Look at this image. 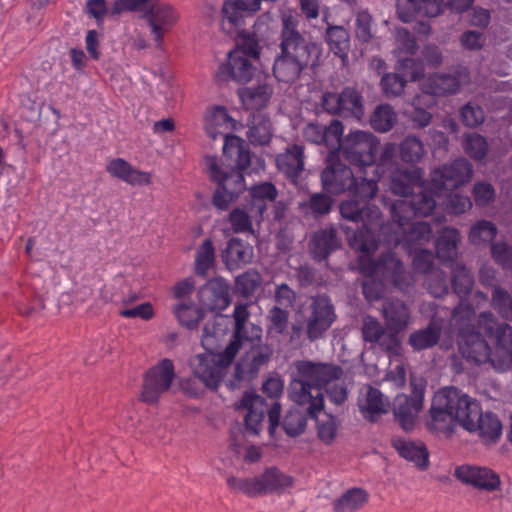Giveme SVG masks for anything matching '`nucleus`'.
I'll use <instances>...</instances> for the list:
<instances>
[{
    "label": "nucleus",
    "mask_w": 512,
    "mask_h": 512,
    "mask_svg": "<svg viewBox=\"0 0 512 512\" xmlns=\"http://www.w3.org/2000/svg\"><path fill=\"white\" fill-rule=\"evenodd\" d=\"M198 298L206 311H222L231 303L229 284L222 277L211 278L200 287Z\"/></svg>",
    "instance_id": "5701e85b"
},
{
    "label": "nucleus",
    "mask_w": 512,
    "mask_h": 512,
    "mask_svg": "<svg viewBox=\"0 0 512 512\" xmlns=\"http://www.w3.org/2000/svg\"><path fill=\"white\" fill-rule=\"evenodd\" d=\"M473 424L474 428L468 431L474 432L478 430L480 437L486 441L496 443L501 436L502 423L498 416L491 411L482 413L479 405L477 416L473 419Z\"/></svg>",
    "instance_id": "a19ab883"
},
{
    "label": "nucleus",
    "mask_w": 512,
    "mask_h": 512,
    "mask_svg": "<svg viewBox=\"0 0 512 512\" xmlns=\"http://www.w3.org/2000/svg\"><path fill=\"white\" fill-rule=\"evenodd\" d=\"M175 376L173 361L168 358L160 360L144 374L141 400L148 405L156 404L161 395L170 389Z\"/></svg>",
    "instance_id": "4468645a"
},
{
    "label": "nucleus",
    "mask_w": 512,
    "mask_h": 512,
    "mask_svg": "<svg viewBox=\"0 0 512 512\" xmlns=\"http://www.w3.org/2000/svg\"><path fill=\"white\" fill-rule=\"evenodd\" d=\"M251 348L235 364L232 379L226 382L230 390L240 388L243 380L252 381L264 365H267L273 356V348L268 344L251 342Z\"/></svg>",
    "instance_id": "ddd939ff"
},
{
    "label": "nucleus",
    "mask_w": 512,
    "mask_h": 512,
    "mask_svg": "<svg viewBox=\"0 0 512 512\" xmlns=\"http://www.w3.org/2000/svg\"><path fill=\"white\" fill-rule=\"evenodd\" d=\"M227 485L230 489L243 493L250 498L263 495L260 475L254 478H237L230 476L227 478Z\"/></svg>",
    "instance_id": "e2e57ef3"
},
{
    "label": "nucleus",
    "mask_w": 512,
    "mask_h": 512,
    "mask_svg": "<svg viewBox=\"0 0 512 512\" xmlns=\"http://www.w3.org/2000/svg\"><path fill=\"white\" fill-rule=\"evenodd\" d=\"M247 138L254 146H266L272 139V123L264 114L253 115Z\"/></svg>",
    "instance_id": "3c124183"
},
{
    "label": "nucleus",
    "mask_w": 512,
    "mask_h": 512,
    "mask_svg": "<svg viewBox=\"0 0 512 512\" xmlns=\"http://www.w3.org/2000/svg\"><path fill=\"white\" fill-rule=\"evenodd\" d=\"M341 249L342 239L333 225L314 231L308 241L309 255L317 263L327 262L333 253Z\"/></svg>",
    "instance_id": "aec40b11"
},
{
    "label": "nucleus",
    "mask_w": 512,
    "mask_h": 512,
    "mask_svg": "<svg viewBox=\"0 0 512 512\" xmlns=\"http://www.w3.org/2000/svg\"><path fill=\"white\" fill-rule=\"evenodd\" d=\"M221 258L225 267L229 271H234L252 261L253 248L241 238L232 237L227 241Z\"/></svg>",
    "instance_id": "72a5a7b5"
},
{
    "label": "nucleus",
    "mask_w": 512,
    "mask_h": 512,
    "mask_svg": "<svg viewBox=\"0 0 512 512\" xmlns=\"http://www.w3.org/2000/svg\"><path fill=\"white\" fill-rule=\"evenodd\" d=\"M384 149L379 139L369 131L351 130L344 136L340 155L351 165L363 169L364 174L371 172L380 163V154Z\"/></svg>",
    "instance_id": "6e6552de"
},
{
    "label": "nucleus",
    "mask_w": 512,
    "mask_h": 512,
    "mask_svg": "<svg viewBox=\"0 0 512 512\" xmlns=\"http://www.w3.org/2000/svg\"><path fill=\"white\" fill-rule=\"evenodd\" d=\"M173 312L179 324L188 330L198 328L199 323L205 318L206 310L203 306H196L193 301H182L174 306Z\"/></svg>",
    "instance_id": "a18cd8bd"
},
{
    "label": "nucleus",
    "mask_w": 512,
    "mask_h": 512,
    "mask_svg": "<svg viewBox=\"0 0 512 512\" xmlns=\"http://www.w3.org/2000/svg\"><path fill=\"white\" fill-rule=\"evenodd\" d=\"M157 47H161L163 37L177 22L178 13L167 3H151L145 12Z\"/></svg>",
    "instance_id": "393cba45"
},
{
    "label": "nucleus",
    "mask_w": 512,
    "mask_h": 512,
    "mask_svg": "<svg viewBox=\"0 0 512 512\" xmlns=\"http://www.w3.org/2000/svg\"><path fill=\"white\" fill-rule=\"evenodd\" d=\"M441 330L432 322L424 329L412 332L408 338V344L414 351L432 348L440 339Z\"/></svg>",
    "instance_id": "5fc2aeb1"
},
{
    "label": "nucleus",
    "mask_w": 512,
    "mask_h": 512,
    "mask_svg": "<svg viewBox=\"0 0 512 512\" xmlns=\"http://www.w3.org/2000/svg\"><path fill=\"white\" fill-rule=\"evenodd\" d=\"M252 17L230 0H224L220 10V30L229 36L239 34L245 28V19Z\"/></svg>",
    "instance_id": "58836bf2"
},
{
    "label": "nucleus",
    "mask_w": 512,
    "mask_h": 512,
    "mask_svg": "<svg viewBox=\"0 0 512 512\" xmlns=\"http://www.w3.org/2000/svg\"><path fill=\"white\" fill-rule=\"evenodd\" d=\"M489 248L494 263L503 271L512 272V245L505 240H500L495 241Z\"/></svg>",
    "instance_id": "338daca9"
},
{
    "label": "nucleus",
    "mask_w": 512,
    "mask_h": 512,
    "mask_svg": "<svg viewBox=\"0 0 512 512\" xmlns=\"http://www.w3.org/2000/svg\"><path fill=\"white\" fill-rule=\"evenodd\" d=\"M266 405V400L255 392L245 391L242 398L234 404L235 410L246 409L247 414L244 417L245 429L253 435H258L261 431V424L264 419V411L258 410L257 406Z\"/></svg>",
    "instance_id": "c756f323"
},
{
    "label": "nucleus",
    "mask_w": 512,
    "mask_h": 512,
    "mask_svg": "<svg viewBox=\"0 0 512 512\" xmlns=\"http://www.w3.org/2000/svg\"><path fill=\"white\" fill-rule=\"evenodd\" d=\"M307 416L297 409H290L282 421V428L287 436L296 438L305 432Z\"/></svg>",
    "instance_id": "69168bd1"
},
{
    "label": "nucleus",
    "mask_w": 512,
    "mask_h": 512,
    "mask_svg": "<svg viewBox=\"0 0 512 512\" xmlns=\"http://www.w3.org/2000/svg\"><path fill=\"white\" fill-rule=\"evenodd\" d=\"M396 13L403 23H411L418 16L437 17L442 14V0H397Z\"/></svg>",
    "instance_id": "c85d7f7f"
},
{
    "label": "nucleus",
    "mask_w": 512,
    "mask_h": 512,
    "mask_svg": "<svg viewBox=\"0 0 512 512\" xmlns=\"http://www.w3.org/2000/svg\"><path fill=\"white\" fill-rule=\"evenodd\" d=\"M323 39L335 57L340 58L342 62L348 60L351 50V34L348 28L327 22Z\"/></svg>",
    "instance_id": "473e14b6"
},
{
    "label": "nucleus",
    "mask_w": 512,
    "mask_h": 512,
    "mask_svg": "<svg viewBox=\"0 0 512 512\" xmlns=\"http://www.w3.org/2000/svg\"><path fill=\"white\" fill-rule=\"evenodd\" d=\"M396 121V114L389 104H380L372 112L369 122L378 132H387L392 129Z\"/></svg>",
    "instance_id": "680f3d73"
},
{
    "label": "nucleus",
    "mask_w": 512,
    "mask_h": 512,
    "mask_svg": "<svg viewBox=\"0 0 512 512\" xmlns=\"http://www.w3.org/2000/svg\"><path fill=\"white\" fill-rule=\"evenodd\" d=\"M431 422L429 430H437L436 423L458 422L465 430L474 428L473 419L478 413V403L455 386H448L437 391L429 409Z\"/></svg>",
    "instance_id": "7ed1b4c3"
},
{
    "label": "nucleus",
    "mask_w": 512,
    "mask_h": 512,
    "mask_svg": "<svg viewBox=\"0 0 512 512\" xmlns=\"http://www.w3.org/2000/svg\"><path fill=\"white\" fill-rule=\"evenodd\" d=\"M106 171L117 179H120L132 186L151 184V173L140 171L134 168L123 158L112 159L106 166Z\"/></svg>",
    "instance_id": "f704fd0d"
},
{
    "label": "nucleus",
    "mask_w": 512,
    "mask_h": 512,
    "mask_svg": "<svg viewBox=\"0 0 512 512\" xmlns=\"http://www.w3.org/2000/svg\"><path fill=\"white\" fill-rule=\"evenodd\" d=\"M223 155L228 159H235L232 169L247 170L251 165L252 153L249 144L234 134H225Z\"/></svg>",
    "instance_id": "c9c22d12"
},
{
    "label": "nucleus",
    "mask_w": 512,
    "mask_h": 512,
    "mask_svg": "<svg viewBox=\"0 0 512 512\" xmlns=\"http://www.w3.org/2000/svg\"><path fill=\"white\" fill-rule=\"evenodd\" d=\"M339 157L328 156L327 166L320 175L322 189L333 195L350 193L358 188L360 182V178L355 177L352 169Z\"/></svg>",
    "instance_id": "dca6fc26"
},
{
    "label": "nucleus",
    "mask_w": 512,
    "mask_h": 512,
    "mask_svg": "<svg viewBox=\"0 0 512 512\" xmlns=\"http://www.w3.org/2000/svg\"><path fill=\"white\" fill-rule=\"evenodd\" d=\"M473 174L472 163L465 157H458L433 170L431 186L434 191H454L468 184L472 180Z\"/></svg>",
    "instance_id": "2eb2a0df"
},
{
    "label": "nucleus",
    "mask_w": 512,
    "mask_h": 512,
    "mask_svg": "<svg viewBox=\"0 0 512 512\" xmlns=\"http://www.w3.org/2000/svg\"><path fill=\"white\" fill-rule=\"evenodd\" d=\"M377 191L378 185H376L375 180L360 177L358 188L350 192L349 198L341 201L339 204L342 218L351 222L362 223L360 229L364 227L370 228L368 222L378 213V207L372 205L370 200L376 195Z\"/></svg>",
    "instance_id": "1a4fd4ad"
},
{
    "label": "nucleus",
    "mask_w": 512,
    "mask_h": 512,
    "mask_svg": "<svg viewBox=\"0 0 512 512\" xmlns=\"http://www.w3.org/2000/svg\"><path fill=\"white\" fill-rule=\"evenodd\" d=\"M248 195L244 198V207L253 213L257 223H261L266 218L268 204L275 202L279 192L274 183L264 181L247 187Z\"/></svg>",
    "instance_id": "412c9836"
},
{
    "label": "nucleus",
    "mask_w": 512,
    "mask_h": 512,
    "mask_svg": "<svg viewBox=\"0 0 512 512\" xmlns=\"http://www.w3.org/2000/svg\"><path fill=\"white\" fill-rule=\"evenodd\" d=\"M320 105L332 116L353 118L361 121L365 116V100L362 92L355 86H345L340 92L325 91Z\"/></svg>",
    "instance_id": "9b49d317"
},
{
    "label": "nucleus",
    "mask_w": 512,
    "mask_h": 512,
    "mask_svg": "<svg viewBox=\"0 0 512 512\" xmlns=\"http://www.w3.org/2000/svg\"><path fill=\"white\" fill-rule=\"evenodd\" d=\"M255 70L249 58L241 56L240 52H229L227 62L218 67L215 79L218 82L233 80L240 84H247L252 80Z\"/></svg>",
    "instance_id": "b1692460"
},
{
    "label": "nucleus",
    "mask_w": 512,
    "mask_h": 512,
    "mask_svg": "<svg viewBox=\"0 0 512 512\" xmlns=\"http://www.w3.org/2000/svg\"><path fill=\"white\" fill-rule=\"evenodd\" d=\"M491 305L504 320L512 319V296L505 288L492 290Z\"/></svg>",
    "instance_id": "774afa93"
},
{
    "label": "nucleus",
    "mask_w": 512,
    "mask_h": 512,
    "mask_svg": "<svg viewBox=\"0 0 512 512\" xmlns=\"http://www.w3.org/2000/svg\"><path fill=\"white\" fill-rule=\"evenodd\" d=\"M216 266V252L212 239H205L195 254L194 273L202 278L208 276L210 269Z\"/></svg>",
    "instance_id": "603ef678"
},
{
    "label": "nucleus",
    "mask_w": 512,
    "mask_h": 512,
    "mask_svg": "<svg viewBox=\"0 0 512 512\" xmlns=\"http://www.w3.org/2000/svg\"><path fill=\"white\" fill-rule=\"evenodd\" d=\"M336 318L335 307L327 294L311 296L310 303L302 312L307 339L315 342L324 338Z\"/></svg>",
    "instance_id": "9d476101"
},
{
    "label": "nucleus",
    "mask_w": 512,
    "mask_h": 512,
    "mask_svg": "<svg viewBox=\"0 0 512 512\" xmlns=\"http://www.w3.org/2000/svg\"><path fill=\"white\" fill-rule=\"evenodd\" d=\"M380 163L372 171L369 180L388 181L389 189L394 195L409 197L415 187L423 184L424 171L418 166L403 167L396 161V144L386 142L380 154Z\"/></svg>",
    "instance_id": "20e7f679"
},
{
    "label": "nucleus",
    "mask_w": 512,
    "mask_h": 512,
    "mask_svg": "<svg viewBox=\"0 0 512 512\" xmlns=\"http://www.w3.org/2000/svg\"><path fill=\"white\" fill-rule=\"evenodd\" d=\"M460 232L454 227H444L435 240V253L441 263L455 262L458 255Z\"/></svg>",
    "instance_id": "e433bc0d"
},
{
    "label": "nucleus",
    "mask_w": 512,
    "mask_h": 512,
    "mask_svg": "<svg viewBox=\"0 0 512 512\" xmlns=\"http://www.w3.org/2000/svg\"><path fill=\"white\" fill-rule=\"evenodd\" d=\"M229 37L236 43L237 50L233 52H240L241 56L247 58H259L261 47L255 33H250L244 28L239 31V34Z\"/></svg>",
    "instance_id": "052dcab7"
},
{
    "label": "nucleus",
    "mask_w": 512,
    "mask_h": 512,
    "mask_svg": "<svg viewBox=\"0 0 512 512\" xmlns=\"http://www.w3.org/2000/svg\"><path fill=\"white\" fill-rule=\"evenodd\" d=\"M237 94L246 110L261 111L268 107L274 94V87L269 82V75L258 76L256 84L237 90Z\"/></svg>",
    "instance_id": "a878e982"
},
{
    "label": "nucleus",
    "mask_w": 512,
    "mask_h": 512,
    "mask_svg": "<svg viewBox=\"0 0 512 512\" xmlns=\"http://www.w3.org/2000/svg\"><path fill=\"white\" fill-rule=\"evenodd\" d=\"M420 189L419 192H413L410 195L412 201L414 202V206L416 207V211L419 217H426L433 213L436 207L435 196L441 195L442 191H434L431 186V181L429 182L428 188L424 187L423 184L418 187Z\"/></svg>",
    "instance_id": "6e6d98bb"
},
{
    "label": "nucleus",
    "mask_w": 512,
    "mask_h": 512,
    "mask_svg": "<svg viewBox=\"0 0 512 512\" xmlns=\"http://www.w3.org/2000/svg\"><path fill=\"white\" fill-rule=\"evenodd\" d=\"M459 133L460 125L456 119L451 116H445L439 125L429 129L427 145L430 147L433 156L446 155L450 147L449 135L457 140Z\"/></svg>",
    "instance_id": "cd10ccee"
},
{
    "label": "nucleus",
    "mask_w": 512,
    "mask_h": 512,
    "mask_svg": "<svg viewBox=\"0 0 512 512\" xmlns=\"http://www.w3.org/2000/svg\"><path fill=\"white\" fill-rule=\"evenodd\" d=\"M390 443L400 457L412 462L419 470L425 471L429 468V451L424 442L393 436Z\"/></svg>",
    "instance_id": "7c9ffc66"
},
{
    "label": "nucleus",
    "mask_w": 512,
    "mask_h": 512,
    "mask_svg": "<svg viewBox=\"0 0 512 512\" xmlns=\"http://www.w3.org/2000/svg\"><path fill=\"white\" fill-rule=\"evenodd\" d=\"M216 322L206 323L203 327L201 345L206 353L197 354L189 361V366L195 378L212 392L217 391L225 376L224 369L232 363L224 358V350L218 352L215 345Z\"/></svg>",
    "instance_id": "39448f33"
},
{
    "label": "nucleus",
    "mask_w": 512,
    "mask_h": 512,
    "mask_svg": "<svg viewBox=\"0 0 512 512\" xmlns=\"http://www.w3.org/2000/svg\"><path fill=\"white\" fill-rule=\"evenodd\" d=\"M277 169L282 172L287 179L297 180L305 166L304 146L292 144L286 147L285 152L277 154L275 158Z\"/></svg>",
    "instance_id": "2f4dec72"
},
{
    "label": "nucleus",
    "mask_w": 512,
    "mask_h": 512,
    "mask_svg": "<svg viewBox=\"0 0 512 512\" xmlns=\"http://www.w3.org/2000/svg\"><path fill=\"white\" fill-rule=\"evenodd\" d=\"M397 72L404 77L405 81H419L424 78L425 68L420 59L405 57L398 61L396 66Z\"/></svg>",
    "instance_id": "0e129e2a"
},
{
    "label": "nucleus",
    "mask_w": 512,
    "mask_h": 512,
    "mask_svg": "<svg viewBox=\"0 0 512 512\" xmlns=\"http://www.w3.org/2000/svg\"><path fill=\"white\" fill-rule=\"evenodd\" d=\"M298 375L309 378L315 389L322 392L332 381L342 378L344 371L340 365L334 363L313 362L298 360L294 363Z\"/></svg>",
    "instance_id": "a211bd4d"
},
{
    "label": "nucleus",
    "mask_w": 512,
    "mask_h": 512,
    "mask_svg": "<svg viewBox=\"0 0 512 512\" xmlns=\"http://www.w3.org/2000/svg\"><path fill=\"white\" fill-rule=\"evenodd\" d=\"M351 249L358 251L357 267L363 276H379L395 287L405 283V268L403 262L391 249L382 251L374 259L373 254L378 249V241L371 228L364 227L356 230L348 239Z\"/></svg>",
    "instance_id": "f03ea898"
},
{
    "label": "nucleus",
    "mask_w": 512,
    "mask_h": 512,
    "mask_svg": "<svg viewBox=\"0 0 512 512\" xmlns=\"http://www.w3.org/2000/svg\"><path fill=\"white\" fill-rule=\"evenodd\" d=\"M230 127H235V121L229 115L226 107L214 106L205 126L207 135L212 139H216L218 136L229 134L226 130Z\"/></svg>",
    "instance_id": "de8ad7c7"
},
{
    "label": "nucleus",
    "mask_w": 512,
    "mask_h": 512,
    "mask_svg": "<svg viewBox=\"0 0 512 512\" xmlns=\"http://www.w3.org/2000/svg\"><path fill=\"white\" fill-rule=\"evenodd\" d=\"M380 234L389 246H402L408 252H413L429 242L433 231L428 222L415 221L396 230H393L392 225H382Z\"/></svg>",
    "instance_id": "f8f14e48"
},
{
    "label": "nucleus",
    "mask_w": 512,
    "mask_h": 512,
    "mask_svg": "<svg viewBox=\"0 0 512 512\" xmlns=\"http://www.w3.org/2000/svg\"><path fill=\"white\" fill-rule=\"evenodd\" d=\"M299 21L291 14L282 16V28L280 31V45H289L293 47L320 45L319 43L309 41L298 31Z\"/></svg>",
    "instance_id": "49530a36"
},
{
    "label": "nucleus",
    "mask_w": 512,
    "mask_h": 512,
    "mask_svg": "<svg viewBox=\"0 0 512 512\" xmlns=\"http://www.w3.org/2000/svg\"><path fill=\"white\" fill-rule=\"evenodd\" d=\"M451 286L459 298H467L474 286V276L464 265H456L452 269Z\"/></svg>",
    "instance_id": "bf43d9fd"
},
{
    "label": "nucleus",
    "mask_w": 512,
    "mask_h": 512,
    "mask_svg": "<svg viewBox=\"0 0 512 512\" xmlns=\"http://www.w3.org/2000/svg\"><path fill=\"white\" fill-rule=\"evenodd\" d=\"M279 47L280 53L275 57L272 67L273 76L278 82L293 84L300 78L303 70L319 65L321 45Z\"/></svg>",
    "instance_id": "0eeeda50"
},
{
    "label": "nucleus",
    "mask_w": 512,
    "mask_h": 512,
    "mask_svg": "<svg viewBox=\"0 0 512 512\" xmlns=\"http://www.w3.org/2000/svg\"><path fill=\"white\" fill-rule=\"evenodd\" d=\"M411 197H404V199L396 200L391 206V223L393 230L405 228L407 224L414 221L415 217H419Z\"/></svg>",
    "instance_id": "8fccbe9b"
},
{
    "label": "nucleus",
    "mask_w": 512,
    "mask_h": 512,
    "mask_svg": "<svg viewBox=\"0 0 512 512\" xmlns=\"http://www.w3.org/2000/svg\"><path fill=\"white\" fill-rule=\"evenodd\" d=\"M462 148L465 154L475 161L484 160L489 150L486 138L477 132L463 134Z\"/></svg>",
    "instance_id": "4d7b16f0"
},
{
    "label": "nucleus",
    "mask_w": 512,
    "mask_h": 512,
    "mask_svg": "<svg viewBox=\"0 0 512 512\" xmlns=\"http://www.w3.org/2000/svg\"><path fill=\"white\" fill-rule=\"evenodd\" d=\"M336 203L333 194L326 191L310 194L309 199L300 203L299 207L305 215H311L314 219L327 216Z\"/></svg>",
    "instance_id": "37998d69"
},
{
    "label": "nucleus",
    "mask_w": 512,
    "mask_h": 512,
    "mask_svg": "<svg viewBox=\"0 0 512 512\" xmlns=\"http://www.w3.org/2000/svg\"><path fill=\"white\" fill-rule=\"evenodd\" d=\"M474 327L462 328L458 334L461 355L477 365L490 363L495 371L512 369V327L491 313H482Z\"/></svg>",
    "instance_id": "f257e3e1"
},
{
    "label": "nucleus",
    "mask_w": 512,
    "mask_h": 512,
    "mask_svg": "<svg viewBox=\"0 0 512 512\" xmlns=\"http://www.w3.org/2000/svg\"><path fill=\"white\" fill-rule=\"evenodd\" d=\"M454 476L464 484L488 492L496 491L501 486L500 476L488 467L460 465L455 468Z\"/></svg>",
    "instance_id": "4be33fe9"
},
{
    "label": "nucleus",
    "mask_w": 512,
    "mask_h": 512,
    "mask_svg": "<svg viewBox=\"0 0 512 512\" xmlns=\"http://www.w3.org/2000/svg\"><path fill=\"white\" fill-rule=\"evenodd\" d=\"M313 389L315 386L309 378L297 374L289 384L288 394L290 400L300 406L309 404L307 416L317 419V414L324 409V395L320 391H317L316 395H312Z\"/></svg>",
    "instance_id": "6ab92c4d"
},
{
    "label": "nucleus",
    "mask_w": 512,
    "mask_h": 512,
    "mask_svg": "<svg viewBox=\"0 0 512 512\" xmlns=\"http://www.w3.org/2000/svg\"><path fill=\"white\" fill-rule=\"evenodd\" d=\"M425 154L424 144L419 137L414 135L406 136L398 145H396V159L400 157L403 163L409 166H416L422 160Z\"/></svg>",
    "instance_id": "09e8293b"
},
{
    "label": "nucleus",
    "mask_w": 512,
    "mask_h": 512,
    "mask_svg": "<svg viewBox=\"0 0 512 512\" xmlns=\"http://www.w3.org/2000/svg\"><path fill=\"white\" fill-rule=\"evenodd\" d=\"M344 125L339 119H332L328 125L324 126L325 146L329 149L328 156H340L342 144L344 143Z\"/></svg>",
    "instance_id": "13d9d810"
},
{
    "label": "nucleus",
    "mask_w": 512,
    "mask_h": 512,
    "mask_svg": "<svg viewBox=\"0 0 512 512\" xmlns=\"http://www.w3.org/2000/svg\"><path fill=\"white\" fill-rule=\"evenodd\" d=\"M382 313L387 330L402 332L409 324L410 310L408 306L399 299H389L385 301Z\"/></svg>",
    "instance_id": "4c0bfd02"
},
{
    "label": "nucleus",
    "mask_w": 512,
    "mask_h": 512,
    "mask_svg": "<svg viewBox=\"0 0 512 512\" xmlns=\"http://www.w3.org/2000/svg\"><path fill=\"white\" fill-rule=\"evenodd\" d=\"M263 277L256 268H249L234 279L233 293L244 299H251L262 287Z\"/></svg>",
    "instance_id": "c03bdc74"
},
{
    "label": "nucleus",
    "mask_w": 512,
    "mask_h": 512,
    "mask_svg": "<svg viewBox=\"0 0 512 512\" xmlns=\"http://www.w3.org/2000/svg\"><path fill=\"white\" fill-rule=\"evenodd\" d=\"M498 235V227L490 220L480 219L474 222L468 231V242L479 248L490 247Z\"/></svg>",
    "instance_id": "79ce46f5"
},
{
    "label": "nucleus",
    "mask_w": 512,
    "mask_h": 512,
    "mask_svg": "<svg viewBox=\"0 0 512 512\" xmlns=\"http://www.w3.org/2000/svg\"><path fill=\"white\" fill-rule=\"evenodd\" d=\"M250 303H238L235 306L233 318L234 329L232 337L226 348L224 349V358L228 363H232L242 347L243 341L254 342L261 341L262 329L257 325H252L251 334H248L246 323L250 317L248 307Z\"/></svg>",
    "instance_id": "f3484780"
},
{
    "label": "nucleus",
    "mask_w": 512,
    "mask_h": 512,
    "mask_svg": "<svg viewBox=\"0 0 512 512\" xmlns=\"http://www.w3.org/2000/svg\"><path fill=\"white\" fill-rule=\"evenodd\" d=\"M263 495L277 494L281 495L293 488L295 479L293 476L285 474L278 467L272 466L260 474Z\"/></svg>",
    "instance_id": "ea45409f"
},
{
    "label": "nucleus",
    "mask_w": 512,
    "mask_h": 512,
    "mask_svg": "<svg viewBox=\"0 0 512 512\" xmlns=\"http://www.w3.org/2000/svg\"><path fill=\"white\" fill-rule=\"evenodd\" d=\"M205 164L209 181L215 184L211 204L218 211H227L231 204L235 203L247 190L244 176L246 170L232 168L225 170L214 155L205 156Z\"/></svg>",
    "instance_id": "423d86ee"
},
{
    "label": "nucleus",
    "mask_w": 512,
    "mask_h": 512,
    "mask_svg": "<svg viewBox=\"0 0 512 512\" xmlns=\"http://www.w3.org/2000/svg\"><path fill=\"white\" fill-rule=\"evenodd\" d=\"M469 70L464 66H458L453 73H434L425 79V87L429 93L438 96L454 95L460 90L462 83L468 82Z\"/></svg>",
    "instance_id": "bb28decb"
},
{
    "label": "nucleus",
    "mask_w": 512,
    "mask_h": 512,
    "mask_svg": "<svg viewBox=\"0 0 512 512\" xmlns=\"http://www.w3.org/2000/svg\"><path fill=\"white\" fill-rule=\"evenodd\" d=\"M368 501V493L362 488H351L333 503L334 512H355Z\"/></svg>",
    "instance_id": "864d4df0"
}]
</instances>
